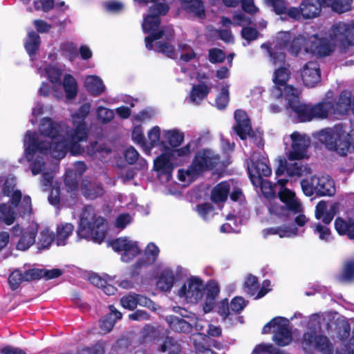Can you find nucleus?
<instances>
[{
    "label": "nucleus",
    "mask_w": 354,
    "mask_h": 354,
    "mask_svg": "<svg viewBox=\"0 0 354 354\" xmlns=\"http://www.w3.org/2000/svg\"><path fill=\"white\" fill-rule=\"evenodd\" d=\"M91 106L90 103H84L71 113L73 128L71 129L64 124L45 118L39 124L40 136L30 131L26 133L24 155L32 174H41V183L44 189L50 186L54 174V169L47 165L44 160L45 156L50 154L59 160L66 156L67 151L74 156L84 153L80 142L88 138V129L85 120L90 113Z\"/></svg>",
    "instance_id": "nucleus-1"
},
{
    "label": "nucleus",
    "mask_w": 354,
    "mask_h": 354,
    "mask_svg": "<svg viewBox=\"0 0 354 354\" xmlns=\"http://www.w3.org/2000/svg\"><path fill=\"white\" fill-rule=\"evenodd\" d=\"M277 41V46H285L295 54L304 50L318 57H326L333 53L337 48L345 53L354 46V20L334 24L322 38L316 34L309 35L306 32L292 38L290 32H281Z\"/></svg>",
    "instance_id": "nucleus-2"
},
{
    "label": "nucleus",
    "mask_w": 354,
    "mask_h": 354,
    "mask_svg": "<svg viewBox=\"0 0 354 354\" xmlns=\"http://www.w3.org/2000/svg\"><path fill=\"white\" fill-rule=\"evenodd\" d=\"M169 0H134L138 3L148 4L152 3L149 13L144 17L142 24V30L148 34L145 37V46L148 50L162 53L171 58H176L178 53L168 40L172 37L173 30L171 27L160 26V16L166 15L169 7L166 3ZM178 53L181 61L189 62L195 57L192 48L187 44H179Z\"/></svg>",
    "instance_id": "nucleus-3"
},
{
    "label": "nucleus",
    "mask_w": 354,
    "mask_h": 354,
    "mask_svg": "<svg viewBox=\"0 0 354 354\" xmlns=\"http://www.w3.org/2000/svg\"><path fill=\"white\" fill-rule=\"evenodd\" d=\"M288 91L292 92L288 108L297 122H309L313 119L323 120L330 116L339 119L346 115L351 108V93L346 90L341 92L336 102L333 101V92L328 91L325 98L314 105L301 102L299 90L290 88Z\"/></svg>",
    "instance_id": "nucleus-4"
},
{
    "label": "nucleus",
    "mask_w": 354,
    "mask_h": 354,
    "mask_svg": "<svg viewBox=\"0 0 354 354\" xmlns=\"http://www.w3.org/2000/svg\"><path fill=\"white\" fill-rule=\"evenodd\" d=\"M282 31L279 32L276 35L272 43L270 44L264 43L261 47L267 50L270 56V62L276 66H279L278 68H277L273 73L272 80L274 86L272 90V95L275 98L284 97L289 104V100L292 98V92L289 91V88H290L294 90L297 89L292 86L287 85L290 72L287 67L282 66L285 64L286 60L285 50L295 55H304L306 53H310V52H305L303 50L299 53L295 54L291 53L287 48H285V46H277V36Z\"/></svg>",
    "instance_id": "nucleus-5"
},
{
    "label": "nucleus",
    "mask_w": 354,
    "mask_h": 354,
    "mask_svg": "<svg viewBox=\"0 0 354 354\" xmlns=\"http://www.w3.org/2000/svg\"><path fill=\"white\" fill-rule=\"evenodd\" d=\"M50 62L44 61L41 62L40 65L36 64L37 73L41 77L48 79L53 85V95L56 98L62 97V88L63 87L68 99L74 98L77 93V84L76 80L70 74H66L64 77L62 86L61 84V76L62 71L55 64L57 59L55 53H50L48 55Z\"/></svg>",
    "instance_id": "nucleus-6"
},
{
    "label": "nucleus",
    "mask_w": 354,
    "mask_h": 354,
    "mask_svg": "<svg viewBox=\"0 0 354 354\" xmlns=\"http://www.w3.org/2000/svg\"><path fill=\"white\" fill-rule=\"evenodd\" d=\"M353 136L343 124L322 129L317 133L318 140L326 149L342 156L354 152Z\"/></svg>",
    "instance_id": "nucleus-7"
},
{
    "label": "nucleus",
    "mask_w": 354,
    "mask_h": 354,
    "mask_svg": "<svg viewBox=\"0 0 354 354\" xmlns=\"http://www.w3.org/2000/svg\"><path fill=\"white\" fill-rule=\"evenodd\" d=\"M106 223L105 219L97 216L92 207H85L80 215L77 230L80 239L101 243L106 236Z\"/></svg>",
    "instance_id": "nucleus-8"
},
{
    "label": "nucleus",
    "mask_w": 354,
    "mask_h": 354,
    "mask_svg": "<svg viewBox=\"0 0 354 354\" xmlns=\"http://www.w3.org/2000/svg\"><path fill=\"white\" fill-rule=\"evenodd\" d=\"M321 318L320 315L315 314L309 317L308 321L302 322L301 325L306 326L308 331L303 335L301 346L306 352L316 349L324 354H332L333 346L328 337L317 335V330L321 326Z\"/></svg>",
    "instance_id": "nucleus-9"
},
{
    "label": "nucleus",
    "mask_w": 354,
    "mask_h": 354,
    "mask_svg": "<svg viewBox=\"0 0 354 354\" xmlns=\"http://www.w3.org/2000/svg\"><path fill=\"white\" fill-rule=\"evenodd\" d=\"M268 158L266 156L253 153L247 162L248 171L250 180L255 187H260L265 197L272 196L274 192V187L267 180H263L262 176H268L272 171L268 165Z\"/></svg>",
    "instance_id": "nucleus-10"
},
{
    "label": "nucleus",
    "mask_w": 354,
    "mask_h": 354,
    "mask_svg": "<svg viewBox=\"0 0 354 354\" xmlns=\"http://www.w3.org/2000/svg\"><path fill=\"white\" fill-rule=\"evenodd\" d=\"M219 156L210 149H203L198 151L192 165L186 169H179L178 180L183 186L189 185L195 180L204 171L217 166Z\"/></svg>",
    "instance_id": "nucleus-11"
},
{
    "label": "nucleus",
    "mask_w": 354,
    "mask_h": 354,
    "mask_svg": "<svg viewBox=\"0 0 354 354\" xmlns=\"http://www.w3.org/2000/svg\"><path fill=\"white\" fill-rule=\"evenodd\" d=\"M32 212L31 198L29 196H23L20 199L19 192H16L12 198L6 202L0 203V222L11 225L18 216H26Z\"/></svg>",
    "instance_id": "nucleus-12"
},
{
    "label": "nucleus",
    "mask_w": 354,
    "mask_h": 354,
    "mask_svg": "<svg viewBox=\"0 0 354 354\" xmlns=\"http://www.w3.org/2000/svg\"><path fill=\"white\" fill-rule=\"evenodd\" d=\"M287 182L288 180L284 178H280L277 180V184L281 187L279 191V201L283 205L279 202H272L268 207L269 212L272 215L283 217L287 216L289 212L301 213L303 211L302 205L296 198L295 193L284 187Z\"/></svg>",
    "instance_id": "nucleus-13"
},
{
    "label": "nucleus",
    "mask_w": 354,
    "mask_h": 354,
    "mask_svg": "<svg viewBox=\"0 0 354 354\" xmlns=\"http://www.w3.org/2000/svg\"><path fill=\"white\" fill-rule=\"evenodd\" d=\"M337 205L333 204L328 207L327 203L324 201H320L315 208V218L317 220H322L323 223H317L311 225L314 234L318 239L326 243L333 241L334 237L328 225L333 221L336 213Z\"/></svg>",
    "instance_id": "nucleus-14"
},
{
    "label": "nucleus",
    "mask_w": 354,
    "mask_h": 354,
    "mask_svg": "<svg viewBox=\"0 0 354 354\" xmlns=\"http://www.w3.org/2000/svg\"><path fill=\"white\" fill-rule=\"evenodd\" d=\"M286 156L290 160L308 159V149L311 144L310 138L304 133L294 131L283 137Z\"/></svg>",
    "instance_id": "nucleus-15"
},
{
    "label": "nucleus",
    "mask_w": 354,
    "mask_h": 354,
    "mask_svg": "<svg viewBox=\"0 0 354 354\" xmlns=\"http://www.w3.org/2000/svg\"><path fill=\"white\" fill-rule=\"evenodd\" d=\"M301 187L304 194L308 196L314 193L320 196H333L335 193L334 181L328 175L313 176L310 180L303 179Z\"/></svg>",
    "instance_id": "nucleus-16"
},
{
    "label": "nucleus",
    "mask_w": 354,
    "mask_h": 354,
    "mask_svg": "<svg viewBox=\"0 0 354 354\" xmlns=\"http://www.w3.org/2000/svg\"><path fill=\"white\" fill-rule=\"evenodd\" d=\"M234 118L236 124L233 129L237 136L242 140H246L248 138L250 144H254L257 147L261 148L264 145L262 133L259 131L252 133L250 121L246 113L242 110H236L234 112Z\"/></svg>",
    "instance_id": "nucleus-17"
},
{
    "label": "nucleus",
    "mask_w": 354,
    "mask_h": 354,
    "mask_svg": "<svg viewBox=\"0 0 354 354\" xmlns=\"http://www.w3.org/2000/svg\"><path fill=\"white\" fill-rule=\"evenodd\" d=\"M273 328V341L279 346L288 345L292 339L290 322L282 317L273 318L266 324L262 330L263 333H269Z\"/></svg>",
    "instance_id": "nucleus-18"
},
{
    "label": "nucleus",
    "mask_w": 354,
    "mask_h": 354,
    "mask_svg": "<svg viewBox=\"0 0 354 354\" xmlns=\"http://www.w3.org/2000/svg\"><path fill=\"white\" fill-rule=\"evenodd\" d=\"M39 225L36 223H31L28 226L15 225L12 228V234L14 238L17 239L16 248L18 250L26 251L35 243L38 232Z\"/></svg>",
    "instance_id": "nucleus-19"
},
{
    "label": "nucleus",
    "mask_w": 354,
    "mask_h": 354,
    "mask_svg": "<svg viewBox=\"0 0 354 354\" xmlns=\"http://www.w3.org/2000/svg\"><path fill=\"white\" fill-rule=\"evenodd\" d=\"M203 281L197 277L188 278L178 290V296L187 303L196 304L204 295Z\"/></svg>",
    "instance_id": "nucleus-20"
},
{
    "label": "nucleus",
    "mask_w": 354,
    "mask_h": 354,
    "mask_svg": "<svg viewBox=\"0 0 354 354\" xmlns=\"http://www.w3.org/2000/svg\"><path fill=\"white\" fill-rule=\"evenodd\" d=\"M233 21L234 22H232L230 19L225 17H223L221 18L222 25L225 27L227 28L232 24L243 27L241 35L246 41V43H243L244 46L248 45L251 41L255 40L257 38L258 32L255 28L245 27L252 23V19L250 17L247 16L245 12H240L234 14L233 16Z\"/></svg>",
    "instance_id": "nucleus-21"
},
{
    "label": "nucleus",
    "mask_w": 354,
    "mask_h": 354,
    "mask_svg": "<svg viewBox=\"0 0 354 354\" xmlns=\"http://www.w3.org/2000/svg\"><path fill=\"white\" fill-rule=\"evenodd\" d=\"M208 322L203 319H198L194 316V326L198 333L192 335L190 339L192 341L196 354H215L210 348L207 346L209 344V338L205 334Z\"/></svg>",
    "instance_id": "nucleus-22"
},
{
    "label": "nucleus",
    "mask_w": 354,
    "mask_h": 354,
    "mask_svg": "<svg viewBox=\"0 0 354 354\" xmlns=\"http://www.w3.org/2000/svg\"><path fill=\"white\" fill-rule=\"evenodd\" d=\"M173 310L175 313H180L183 318L174 315L167 316L166 321L170 328L178 333H189L192 332L193 323L194 322V315H187L185 309L178 306L174 307Z\"/></svg>",
    "instance_id": "nucleus-23"
},
{
    "label": "nucleus",
    "mask_w": 354,
    "mask_h": 354,
    "mask_svg": "<svg viewBox=\"0 0 354 354\" xmlns=\"http://www.w3.org/2000/svg\"><path fill=\"white\" fill-rule=\"evenodd\" d=\"M169 151V147L162 149V153L153 160L154 170L162 182L169 180L174 168V160Z\"/></svg>",
    "instance_id": "nucleus-24"
},
{
    "label": "nucleus",
    "mask_w": 354,
    "mask_h": 354,
    "mask_svg": "<svg viewBox=\"0 0 354 354\" xmlns=\"http://www.w3.org/2000/svg\"><path fill=\"white\" fill-rule=\"evenodd\" d=\"M113 249L120 254L121 260L128 263L140 252V249L136 241L127 237L115 239L111 243Z\"/></svg>",
    "instance_id": "nucleus-25"
},
{
    "label": "nucleus",
    "mask_w": 354,
    "mask_h": 354,
    "mask_svg": "<svg viewBox=\"0 0 354 354\" xmlns=\"http://www.w3.org/2000/svg\"><path fill=\"white\" fill-rule=\"evenodd\" d=\"M183 271L181 267L164 268L157 281V287L162 291H170L174 283L180 279Z\"/></svg>",
    "instance_id": "nucleus-26"
},
{
    "label": "nucleus",
    "mask_w": 354,
    "mask_h": 354,
    "mask_svg": "<svg viewBox=\"0 0 354 354\" xmlns=\"http://www.w3.org/2000/svg\"><path fill=\"white\" fill-rule=\"evenodd\" d=\"M86 166L83 162H76L73 169H68L65 174V184L71 196L74 197L77 194V178L86 171Z\"/></svg>",
    "instance_id": "nucleus-27"
},
{
    "label": "nucleus",
    "mask_w": 354,
    "mask_h": 354,
    "mask_svg": "<svg viewBox=\"0 0 354 354\" xmlns=\"http://www.w3.org/2000/svg\"><path fill=\"white\" fill-rule=\"evenodd\" d=\"M301 75L306 86L310 88L315 86L321 80V71L318 63L307 62L301 70Z\"/></svg>",
    "instance_id": "nucleus-28"
},
{
    "label": "nucleus",
    "mask_w": 354,
    "mask_h": 354,
    "mask_svg": "<svg viewBox=\"0 0 354 354\" xmlns=\"http://www.w3.org/2000/svg\"><path fill=\"white\" fill-rule=\"evenodd\" d=\"M304 232V230H300L294 224H285L279 227L266 228L262 231V234L264 238L274 234L278 235L280 238H293L303 234Z\"/></svg>",
    "instance_id": "nucleus-29"
},
{
    "label": "nucleus",
    "mask_w": 354,
    "mask_h": 354,
    "mask_svg": "<svg viewBox=\"0 0 354 354\" xmlns=\"http://www.w3.org/2000/svg\"><path fill=\"white\" fill-rule=\"evenodd\" d=\"M115 279V276H111L106 273H103L101 275L92 273L88 277V280L92 284L101 288L107 295H113L117 292L116 287L111 283Z\"/></svg>",
    "instance_id": "nucleus-30"
},
{
    "label": "nucleus",
    "mask_w": 354,
    "mask_h": 354,
    "mask_svg": "<svg viewBox=\"0 0 354 354\" xmlns=\"http://www.w3.org/2000/svg\"><path fill=\"white\" fill-rule=\"evenodd\" d=\"M234 180L223 181L215 186L211 192V200L221 208V204L225 203L228 197Z\"/></svg>",
    "instance_id": "nucleus-31"
},
{
    "label": "nucleus",
    "mask_w": 354,
    "mask_h": 354,
    "mask_svg": "<svg viewBox=\"0 0 354 354\" xmlns=\"http://www.w3.org/2000/svg\"><path fill=\"white\" fill-rule=\"evenodd\" d=\"M301 9L302 18L305 19L317 17L321 12V6L324 5L322 0H304L301 1Z\"/></svg>",
    "instance_id": "nucleus-32"
},
{
    "label": "nucleus",
    "mask_w": 354,
    "mask_h": 354,
    "mask_svg": "<svg viewBox=\"0 0 354 354\" xmlns=\"http://www.w3.org/2000/svg\"><path fill=\"white\" fill-rule=\"evenodd\" d=\"M17 179L14 176H1L0 177V185L1 186V194L12 198L16 192L19 193L20 199L22 200L21 192L16 188Z\"/></svg>",
    "instance_id": "nucleus-33"
},
{
    "label": "nucleus",
    "mask_w": 354,
    "mask_h": 354,
    "mask_svg": "<svg viewBox=\"0 0 354 354\" xmlns=\"http://www.w3.org/2000/svg\"><path fill=\"white\" fill-rule=\"evenodd\" d=\"M335 228L339 235H345L350 239H354V221L352 218H337L335 221Z\"/></svg>",
    "instance_id": "nucleus-34"
},
{
    "label": "nucleus",
    "mask_w": 354,
    "mask_h": 354,
    "mask_svg": "<svg viewBox=\"0 0 354 354\" xmlns=\"http://www.w3.org/2000/svg\"><path fill=\"white\" fill-rule=\"evenodd\" d=\"M86 153L93 159L105 162L109 159L112 151L106 145L98 146L97 143L95 142L87 147Z\"/></svg>",
    "instance_id": "nucleus-35"
},
{
    "label": "nucleus",
    "mask_w": 354,
    "mask_h": 354,
    "mask_svg": "<svg viewBox=\"0 0 354 354\" xmlns=\"http://www.w3.org/2000/svg\"><path fill=\"white\" fill-rule=\"evenodd\" d=\"M84 86L94 96H98L105 91L103 81L97 75L86 76L84 79Z\"/></svg>",
    "instance_id": "nucleus-36"
},
{
    "label": "nucleus",
    "mask_w": 354,
    "mask_h": 354,
    "mask_svg": "<svg viewBox=\"0 0 354 354\" xmlns=\"http://www.w3.org/2000/svg\"><path fill=\"white\" fill-rule=\"evenodd\" d=\"M162 138L165 142V146L178 147L184 140V133L177 129H166L162 132Z\"/></svg>",
    "instance_id": "nucleus-37"
},
{
    "label": "nucleus",
    "mask_w": 354,
    "mask_h": 354,
    "mask_svg": "<svg viewBox=\"0 0 354 354\" xmlns=\"http://www.w3.org/2000/svg\"><path fill=\"white\" fill-rule=\"evenodd\" d=\"M82 194L88 199L93 200L101 196L104 189L100 185L91 182L86 179L84 180L81 189Z\"/></svg>",
    "instance_id": "nucleus-38"
},
{
    "label": "nucleus",
    "mask_w": 354,
    "mask_h": 354,
    "mask_svg": "<svg viewBox=\"0 0 354 354\" xmlns=\"http://www.w3.org/2000/svg\"><path fill=\"white\" fill-rule=\"evenodd\" d=\"M211 88V86L205 82L193 86L189 94L190 102L194 104H198L207 97Z\"/></svg>",
    "instance_id": "nucleus-39"
},
{
    "label": "nucleus",
    "mask_w": 354,
    "mask_h": 354,
    "mask_svg": "<svg viewBox=\"0 0 354 354\" xmlns=\"http://www.w3.org/2000/svg\"><path fill=\"white\" fill-rule=\"evenodd\" d=\"M74 226L69 223H61L57 225L55 241L58 246L67 243L68 239L72 235Z\"/></svg>",
    "instance_id": "nucleus-40"
},
{
    "label": "nucleus",
    "mask_w": 354,
    "mask_h": 354,
    "mask_svg": "<svg viewBox=\"0 0 354 354\" xmlns=\"http://www.w3.org/2000/svg\"><path fill=\"white\" fill-rule=\"evenodd\" d=\"M183 8L189 15L198 18L205 16V9L201 0H181Z\"/></svg>",
    "instance_id": "nucleus-41"
},
{
    "label": "nucleus",
    "mask_w": 354,
    "mask_h": 354,
    "mask_svg": "<svg viewBox=\"0 0 354 354\" xmlns=\"http://www.w3.org/2000/svg\"><path fill=\"white\" fill-rule=\"evenodd\" d=\"M162 132L160 128L158 126L152 127L147 133L149 143L148 147H150L151 150L155 147H159L162 150L165 148H169L168 146H165V142L160 136H162Z\"/></svg>",
    "instance_id": "nucleus-42"
},
{
    "label": "nucleus",
    "mask_w": 354,
    "mask_h": 354,
    "mask_svg": "<svg viewBox=\"0 0 354 354\" xmlns=\"http://www.w3.org/2000/svg\"><path fill=\"white\" fill-rule=\"evenodd\" d=\"M109 308L110 313L102 319L100 324L101 329L104 333L111 331L115 322L122 318V313L117 310L114 306H110Z\"/></svg>",
    "instance_id": "nucleus-43"
},
{
    "label": "nucleus",
    "mask_w": 354,
    "mask_h": 354,
    "mask_svg": "<svg viewBox=\"0 0 354 354\" xmlns=\"http://www.w3.org/2000/svg\"><path fill=\"white\" fill-rule=\"evenodd\" d=\"M40 46V37L37 33L30 30L28 32V36L25 41V48L31 59L35 55Z\"/></svg>",
    "instance_id": "nucleus-44"
},
{
    "label": "nucleus",
    "mask_w": 354,
    "mask_h": 354,
    "mask_svg": "<svg viewBox=\"0 0 354 354\" xmlns=\"http://www.w3.org/2000/svg\"><path fill=\"white\" fill-rule=\"evenodd\" d=\"M324 5L329 6L333 11L343 13L351 8L353 0H322Z\"/></svg>",
    "instance_id": "nucleus-45"
},
{
    "label": "nucleus",
    "mask_w": 354,
    "mask_h": 354,
    "mask_svg": "<svg viewBox=\"0 0 354 354\" xmlns=\"http://www.w3.org/2000/svg\"><path fill=\"white\" fill-rule=\"evenodd\" d=\"M160 252L159 248L153 243L147 245L145 249L146 259L145 261H139L136 263V267L140 268L142 266L149 265L155 261Z\"/></svg>",
    "instance_id": "nucleus-46"
},
{
    "label": "nucleus",
    "mask_w": 354,
    "mask_h": 354,
    "mask_svg": "<svg viewBox=\"0 0 354 354\" xmlns=\"http://www.w3.org/2000/svg\"><path fill=\"white\" fill-rule=\"evenodd\" d=\"M286 171L288 176L291 177H301L311 173V169L307 165L297 162L288 164L286 167Z\"/></svg>",
    "instance_id": "nucleus-47"
},
{
    "label": "nucleus",
    "mask_w": 354,
    "mask_h": 354,
    "mask_svg": "<svg viewBox=\"0 0 354 354\" xmlns=\"http://www.w3.org/2000/svg\"><path fill=\"white\" fill-rule=\"evenodd\" d=\"M223 3L227 7H235L241 3L243 11L252 15L258 11V8L254 5L253 0H222Z\"/></svg>",
    "instance_id": "nucleus-48"
},
{
    "label": "nucleus",
    "mask_w": 354,
    "mask_h": 354,
    "mask_svg": "<svg viewBox=\"0 0 354 354\" xmlns=\"http://www.w3.org/2000/svg\"><path fill=\"white\" fill-rule=\"evenodd\" d=\"M131 137L133 142L139 145L142 148L145 153L149 154L151 153V149L148 147V145L145 141V138L141 126L134 127L132 131Z\"/></svg>",
    "instance_id": "nucleus-49"
},
{
    "label": "nucleus",
    "mask_w": 354,
    "mask_h": 354,
    "mask_svg": "<svg viewBox=\"0 0 354 354\" xmlns=\"http://www.w3.org/2000/svg\"><path fill=\"white\" fill-rule=\"evenodd\" d=\"M169 151L174 161H181L189 156L192 149L190 144H187L178 149H172L169 147Z\"/></svg>",
    "instance_id": "nucleus-50"
},
{
    "label": "nucleus",
    "mask_w": 354,
    "mask_h": 354,
    "mask_svg": "<svg viewBox=\"0 0 354 354\" xmlns=\"http://www.w3.org/2000/svg\"><path fill=\"white\" fill-rule=\"evenodd\" d=\"M60 50L62 55L70 61L74 60L77 55V47L70 41L62 43L60 45Z\"/></svg>",
    "instance_id": "nucleus-51"
},
{
    "label": "nucleus",
    "mask_w": 354,
    "mask_h": 354,
    "mask_svg": "<svg viewBox=\"0 0 354 354\" xmlns=\"http://www.w3.org/2000/svg\"><path fill=\"white\" fill-rule=\"evenodd\" d=\"M55 236H54L53 233L48 228H44L40 232L38 242L39 248H48L53 241L55 240Z\"/></svg>",
    "instance_id": "nucleus-52"
},
{
    "label": "nucleus",
    "mask_w": 354,
    "mask_h": 354,
    "mask_svg": "<svg viewBox=\"0 0 354 354\" xmlns=\"http://www.w3.org/2000/svg\"><path fill=\"white\" fill-rule=\"evenodd\" d=\"M230 84L226 83L221 88L219 95L216 98V106L219 109L225 108L229 102Z\"/></svg>",
    "instance_id": "nucleus-53"
},
{
    "label": "nucleus",
    "mask_w": 354,
    "mask_h": 354,
    "mask_svg": "<svg viewBox=\"0 0 354 354\" xmlns=\"http://www.w3.org/2000/svg\"><path fill=\"white\" fill-rule=\"evenodd\" d=\"M180 351L179 344L171 337H167L161 346V351L169 354H177Z\"/></svg>",
    "instance_id": "nucleus-54"
},
{
    "label": "nucleus",
    "mask_w": 354,
    "mask_h": 354,
    "mask_svg": "<svg viewBox=\"0 0 354 354\" xmlns=\"http://www.w3.org/2000/svg\"><path fill=\"white\" fill-rule=\"evenodd\" d=\"M226 219L227 222L221 227V232L224 233L239 232V228L237 224V218L234 215L229 214Z\"/></svg>",
    "instance_id": "nucleus-55"
},
{
    "label": "nucleus",
    "mask_w": 354,
    "mask_h": 354,
    "mask_svg": "<svg viewBox=\"0 0 354 354\" xmlns=\"http://www.w3.org/2000/svg\"><path fill=\"white\" fill-rule=\"evenodd\" d=\"M138 295L136 293H129L123 296L120 299L121 306L128 310H132L138 306Z\"/></svg>",
    "instance_id": "nucleus-56"
},
{
    "label": "nucleus",
    "mask_w": 354,
    "mask_h": 354,
    "mask_svg": "<svg viewBox=\"0 0 354 354\" xmlns=\"http://www.w3.org/2000/svg\"><path fill=\"white\" fill-rule=\"evenodd\" d=\"M354 279V259L345 261L344 267L340 276V279L349 281Z\"/></svg>",
    "instance_id": "nucleus-57"
},
{
    "label": "nucleus",
    "mask_w": 354,
    "mask_h": 354,
    "mask_svg": "<svg viewBox=\"0 0 354 354\" xmlns=\"http://www.w3.org/2000/svg\"><path fill=\"white\" fill-rule=\"evenodd\" d=\"M97 119L102 123L109 122L114 117V111L112 109L100 106L96 109Z\"/></svg>",
    "instance_id": "nucleus-58"
},
{
    "label": "nucleus",
    "mask_w": 354,
    "mask_h": 354,
    "mask_svg": "<svg viewBox=\"0 0 354 354\" xmlns=\"http://www.w3.org/2000/svg\"><path fill=\"white\" fill-rule=\"evenodd\" d=\"M244 288L245 292L248 295L251 296H256L258 290V282L257 277L252 274H249L246 277Z\"/></svg>",
    "instance_id": "nucleus-59"
},
{
    "label": "nucleus",
    "mask_w": 354,
    "mask_h": 354,
    "mask_svg": "<svg viewBox=\"0 0 354 354\" xmlns=\"http://www.w3.org/2000/svg\"><path fill=\"white\" fill-rule=\"evenodd\" d=\"M133 219V215L129 213L120 214L115 221V227L117 229L122 230L124 229L128 225L131 223Z\"/></svg>",
    "instance_id": "nucleus-60"
},
{
    "label": "nucleus",
    "mask_w": 354,
    "mask_h": 354,
    "mask_svg": "<svg viewBox=\"0 0 354 354\" xmlns=\"http://www.w3.org/2000/svg\"><path fill=\"white\" fill-rule=\"evenodd\" d=\"M196 211L205 220L209 219L214 214L213 205L209 203L198 205L196 206Z\"/></svg>",
    "instance_id": "nucleus-61"
},
{
    "label": "nucleus",
    "mask_w": 354,
    "mask_h": 354,
    "mask_svg": "<svg viewBox=\"0 0 354 354\" xmlns=\"http://www.w3.org/2000/svg\"><path fill=\"white\" fill-rule=\"evenodd\" d=\"M268 4L272 6L277 15H286L288 10L286 3L282 0H266Z\"/></svg>",
    "instance_id": "nucleus-62"
},
{
    "label": "nucleus",
    "mask_w": 354,
    "mask_h": 354,
    "mask_svg": "<svg viewBox=\"0 0 354 354\" xmlns=\"http://www.w3.org/2000/svg\"><path fill=\"white\" fill-rule=\"evenodd\" d=\"M23 281V274L19 270L12 272L8 278L9 284L12 290L17 289Z\"/></svg>",
    "instance_id": "nucleus-63"
},
{
    "label": "nucleus",
    "mask_w": 354,
    "mask_h": 354,
    "mask_svg": "<svg viewBox=\"0 0 354 354\" xmlns=\"http://www.w3.org/2000/svg\"><path fill=\"white\" fill-rule=\"evenodd\" d=\"M32 5L37 10L41 9L44 12H48L55 3L53 0H33Z\"/></svg>",
    "instance_id": "nucleus-64"
}]
</instances>
